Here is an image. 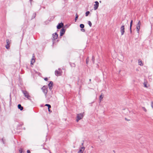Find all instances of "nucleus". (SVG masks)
I'll list each match as a JSON object with an SVG mask.
<instances>
[{
	"label": "nucleus",
	"mask_w": 153,
	"mask_h": 153,
	"mask_svg": "<svg viewBox=\"0 0 153 153\" xmlns=\"http://www.w3.org/2000/svg\"><path fill=\"white\" fill-rule=\"evenodd\" d=\"M84 116V113H80L77 114V119L76 120L77 122H78L79 120L81 119Z\"/></svg>",
	"instance_id": "f257e3e1"
},
{
	"label": "nucleus",
	"mask_w": 153,
	"mask_h": 153,
	"mask_svg": "<svg viewBox=\"0 0 153 153\" xmlns=\"http://www.w3.org/2000/svg\"><path fill=\"white\" fill-rule=\"evenodd\" d=\"M22 92L26 97L28 99H30V97L27 91H23Z\"/></svg>",
	"instance_id": "f03ea898"
},
{
	"label": "nucleus",
	"mask_w": 153,
	"mask_h": 153,
	"mask_svg": "<svg viewBox=\"0 0 153 153\" xmlns=\"http://www.w3.org/2000/svg\"><path fill=\"white\" fill-rule=\"evenodd\" d=\"M120 32L122 35H123L125 32V27L124 25H123L120 27Z\"/></svg>",
	"instance_id": "7ed1b4c3"
},
{
	"label": "nucleus",
	"mask_w": 153,
	"mask_h": 153,
	"mask_svg": "<svg viewBox=\"0 0 153 153\" xmlns=\"http://www.w3.org/2000/svg\"><path fill=\"white\" fill-rule=\"evenodd\" d=\"M141 25V23L140 21H138V23L136 25L137 30L138 33H139V31L140 29V27Z\"/></svg>",
	"instance_id": "20e7f679"
},
{
	"label": "nucleus",
	"mask_w": 153,
	"mask_h": 153,
	"mask_svg": "<svg viewBox=\"0 0 153 153\" xmlns=\"http://www.w3.org/2000/svg\"><path fill=\"white\" fill-rule=\"evenodd\" d=\"M42 89L43 92L45 94H46L48 92L47 87L45 86H44L42 88Z\"/></svg>",
	"instance_id": "39448f33"
},
{
	"label": "nucleus",
	"mask_w": 153,
	"mask_h": 153,
	"mask_svg": "<svg viewBox=\"0 0 153 153\" xmlns=\"http://www.w3.org/2000/svg\"><path fill=\"white\" fill-rule=\"evenodd\" d=\"M95 4L94 5V9L95 10H97L99 6V3L98 1L95 2Z\"/></svg>",
	"instance_id": "423d86ee"
},
{
	"label": "nucleus",
	"mask_w": 153,
	"mask_h": 153,
	"mask_svg": "<svg viewBox=\"0 0 153 153\" xmlns=\"http://www.w3.org/2000/svg\"><path fill=\"white\" fill-rule=\"evenodd\" d=\"M6 41L7 45H6V48L7 49H8L10 48V42L8 39H7Z\"/></svg>",
	"instance_id": "0eeeda50"
},
{
	"label": "nucleus",
	"mask_w": 153,
	"mask_h": 153,
	"mask_svg": "<svg viewBox=\"0 0 153 153\" xmlns=\"http://www.w3.org/2000/svg\"><path fill=\"white\" fill-rule=\"evenodd\" d=\"M85 149V148L84 147L82 146L81 147V149L78 151V153H83Z\"/></svg>",
	"instance_id": "6e6552de"
},
{
	"label": "nucleus",
	"mask_w": 153,
	"mask_h": 153,
	"mask_svg": "<svg viewBox=\"0 0 153 153\" xmlns=\"http://www.w3.org/2000/svg\"><path fill=\"white\" fill-rule=\"evenodd\" d=\"M35 62V56L34 54H33L32 58L30 64L33 65V64Z\"/></svg>",
	"instance_id": "1a4fd4ad"
},
{
	"label": "nucleus",
	"mask_w": 153,
	"mask_h": 153,
	"mask_svg": "<svg viewBox=\"0 0 153 153\" xmlns=\"http://www.w3.org/2000/svg\"><path fill=\"white\" fill-rule=\"evenodd\" d=\"M55 74L57 76H59L61 75L62 73L60 71L56 70L55 71Z\"/></svg>",
	"instance_id": "9d476101"
},
{
	"label": "nucleus",
	"mask_w": 153,
	"mask_h": 153,
	"mask_svg": "<svg viewBox=\"0 0 153 153\" xmlns=\"http://www.w3.org/2000/svg\"><path fill=\"white\" fill-rule=\"evenodd\" d=\"M65 32V30L63 28L62 29L60 30V36H62L64 34Z\"/></svg>",
	"instance_id": "9b49d317"
},
{
	"label": "nucleus",
	"mask_w": 153,
	"mask_h": 153,
	"mask_svg": "<svg viewBox=\"0 0 153 153\" xmlns=\"http://www.w3.org/2000/svg\"><path fill=\"white\" fill-rule=\"evenodd\" d=\"M63 26V24L62 23H60L57 26V28L58 29H60Z\"/></svg>",
	"instance_id": "f8f14e48"
},
{
	"label": "nucleus",
	"mask_w": 153,
	"mask_h": 153,
	"mask_svg": "<svg viewBox=\"0 0 153 153\" xmlns=\"http://www.w3.org/2000/svg\"><path fill=\"white\" fill-rule=\"evenodd\" d=\"M53 38L54 40L56 39H57L58 35L56 33H55L54 34H53Z\"/></svg>",
	"instance_id": "ddd939ff"
},
{
	"label": "nucleus",
	"mask_w": 153,
	"mask_h": 153,
	"mask_svg": "<svg viewBox=\"0 0 153 153\" xmlns=\"http://www.w3.org/2000/svg\"><path fill=\"white\" fill-rule=\"evenodd\" d=\"M53 84V82L51 81L50 83L48 84V85L49 87V89H51L52 88V85Z\"/></svg>",
	"instance_id": "4468645a"
},
{
	"label": "nucleus",
	"mask_w": 153,
	"mask_h": 153,
	"mask_svg": "<svg viewBox=\"0 0 153 153\" xmlns=\"http://www.w3.org/2000/svg\"><path fill=\"white\" fill-rule=\"evenodd\" d=\"M138 63L139 65L142 66L143 65L142 61L140 60H139L138 61Z\"/></svg>",
	"instance_id": "2eb2a0df"
},
{
	"label": "nucleus",
	"mask_w": 153,
	"mask_h": 153,
	"mask_svg": "<svg viewBox=\"0 0 153 153\" xmlns=\"http://www.w3.org/2000/svg\"><path fill=\"white\" fill-rule=\"evenodd\" d=\"M18 108L20 110H22L23 109V107L22 106H18Z\"/></svg>",
	"instance_id": "dca6fc26"
},
{
	"label": "nucleus",
	"mask_w": 153,
	"mask_h": 153,
	"mask_svg": "<svg viewBox=\"0 0 153 153\" xmlns=\"http://www.w3.org/2000/svg\"><path fill=\"white\" fill-rule=\"evenodd\" d=\"M48 107V109L49 112H51L52 111L51 110L50 108H51V106H47Z\"/></svg>",
	"instance_id": "f3484780"
},
{
	"label": "nucleus",
	"mask_w": 153,
	"mask_h": 153,
	"mask_svg": "<svg viewBox=\"0 0 153 153\" xmlns=\"http://www.w3.org/2000/svg\"><path fill=\"white\" fill-rule=\"evenodd\" d=\"M80 27L82 28H83L84 27V25L83 24H81L80 25Z\"/></svg>",
	"instance_id": "a211bd4d"
},
{
	"label": "nucleus",
	"mask_w": 153,
	"mask_h": 153,
	"mask_svg": "<svg viewBox=\"0 0 153 153\" xmlns=\"http://www.w3.org/2000/svg\"><path fill=\"white\" fill-rule=\"evenodd\" d=\"M90 12L89 11H88L86 12L85 13V16H88V14H89Z\"/></svg>",
	"instance_id": "6ab92c4d"
},
{
	"label": "nucleus",
	"mask_w": 153,
	"mask_h": 153,
	"mask_svg": "<svg viewBox=\"0 0 153 153\" xmlns=\"http://www.w3.org/2000/svg\"><path fill=\"white\" fill-rule=\"evenodd\" d=\"M88 24L89 25V26H90V27H91L92 26V23H91V22L90 21H89L88 22Z\"/></svg>",
	"instance_id": "aec40b11"
},
{
	"label": "nucleus",
	"mask_w": 153,
	"mask_h": 153,
	"mask_svg": "<svg viewBox=\"0 0 153 153\" xmlns=\"http://www.w3.org/2000/svg\"><path fill=\"white\" fill-rule=\"evenodd\" d=\"M78 17V15L77 14H76V17H75V21H76V20L77 19Z\"/></svg>",
	"instance_id": "412c9836"
},
{
	"label": "nucleus",
	"mask_w": 153,
	"mask_h": 153,
	"mask_svg": "<svg viewBox=\"0 0 153 153\" xmlns=\"http://www.w3.org/2000/svg\"><path fill=\"white\" fill-rule=\"evenodd\" d=\"M132 22H133V21L132 20L131 21V22H130V29H131V26H132Z\"/></svg>",
	"instance_id": "4be33fe9"
},
{
	"label": "nucleus",
	"mask_w": 153,
	"mask_h": 153,
	"mask_svg": "<svg viewBox=\"0 0 153 153\" xmlns=\"http://www.w3.org/2000/svg\"><path fill=\"white\" fill-rule=\"evenodd\" d=\"M92 60L93 61V63L94 62V56H93L92 58Z\"/></svg>",
	"instance_id": "5701e85b"
},
{
	"label": "nucleus",
	"mask_w": 153,
	"mask_h": 153,
	"mask_svg": "<svg viewBox=\"0 0 153 153\" xmlns=\"http://www.w3.org/2000/svg\"><path fill=\"white\" fill-rule=\"evenodd\" d=\"M102 98H103V97L102 96V95H101L100 96V100H102Z\"/></svg>",
	"instance_id": "b1692460"
},
{
	"label": "nucleus",
	"mask_w": 153,
	"mask_h": 153,
	"mask_svg": "<svg viewBox=\"0 0 153 153\" xmlns=\"http://www.w3.org/2000/svg\"><path fill=\"white\" fill-rule=\"evenodd\" d=\"M19 152L21 153H23V152L22 150V149H20L19 150Z\"/></svg>",
	"instance_id": "393cba45"
},
{
	"label": "nucleus",
	"mask_w": 153,
	"mask_h": 153,
	"mask_svg": "<svg viewBox=\"0 0 153 153\" xmlns=\"http://www.w3.org/2000/svg\"><path fill=\"white\" fill-rule=\"evenodd\" d=\"M2 141L3 143V144H4V138L2 139Z\"/></svg>",
	"instance_id": "a878e982"
},
{
	"label": "nucleus",
	"mask_w": 153,
	"mask_h": 153,
	"mask_svg": "<svg viewBox=\"0 0 153 153\" xmlns=\"http://www.w3.org/2000/svg\"><path fill=\"white\" fill-rule=\"evenodd\" d=\"M81 31L83 32H84L85 31V30L84 29L82 28V29H81Z\"/></svg>",
	"instance_id": "bb28decb"
},
{
	"label": "nucleus",
	"mask_w": 153,
	"mask_h": 153,
	"mask_svg": "<svg viewBox=\"0 0 153 153\" xmlns=\"http://www.w3.org/2000/svg\"><path fill=\"white\" fill-rule=\"evenodd\" d=\"M86 64H87L88 63V58H87L86 59Z\"/></svg>",
	"instance_id": "cd10ccee"
},
{
	"label": "nucleus",
	"mask_w": 153,
	"mask_h": 153,
	"mask_svg": "<svg viewBox=\"0 0 153 153\" xmlns=\"http://www.w3.org/2000/svg\"><path fill=\"white\" fill-rule=\"evenodd\" d=\"M123 110L124 111H128V110L127 109H123Z\"/></svg>",
	"instance_id": "c85d7f7f"
},
{
	"label": "nucleus",
	"mask_w": 153,
	"mask_h": 153,
	"mask_svg": "<svg viewBox=\"0 0 153 153\" xmlns=\"http://www.w3.org/2000/svg\"><path fill=\"white\" fill-rule=\"evenodd\" d=\"M27 153H30V151L29 150H27Z\"/></svg>",
	"instance_id": "c756f323"
},
{
	"label": "nucleus",
	"mask_w": 153,
	"mask_h": 153,
	"mask_svg": "<svg viewBox=\"0 0 153 153\" xmlns=\"http://www.w3.org/2000/svg\"><path fill=\"white\" fill-rule=\"evenodd\" d=\"M44 79L45 80V81H47L48 79V78H45V79Z\"/></svg>",
	"instance_id": "7c9ffc66"
},
{
	"label": "nucleus",
	"mask_w": 153,
	"mask_h": 153,
	"mask_svg": "<svg viewBox=\"0 0 153 153\" xmlns=\"http://www.w3.org/2000/svg\"><path fill=\"white\" fill-rule=\"evenodd\" d=\"M144 86L145 87H146V88H147V87H148L147 86V85H146V84H144Z\"/></svg>",
	"instance_id": "2f4dec72"
},
{
	"label": "nucleus",
	"mask_w": 153,
	"mask_h": 153,
	"mask_svg": "<svg viewBox=\"0 0 153 153\" xmlns=\"http://www.w3.org/2000/svg\"><path fill=\"white\" fill-rule=\"evenodd\" d=\"M125 119L126 120H127V121H129V120H128L126 118H125Z\"/></svg>",
	"instance_id": "473e14b6"
},
{
	"label": "nucleus",
	"mask_w": 153,
	"mask_h": 153,
	"mask_svg": "<svg viewBox=\"0 0 153 153\" xmlns=\"http://www.w3.org/2000/svg\"><path fill=\"white\" fill-rule=\"evenodd\" d=\"M83 144H84V143H83H83H82V144H81V145H82V146H83Z\"/></svg>",
	"instance_id": "72a5a7b5"
},
{
	"label": "nucleus",
	"mask_w": 153,
	"mask_h": 153,
	"mask_svg": "<svg viewBox=\"0 0 153 153\" xmlns=\"http://www.w3.org/2000/svg\"><path fill=\"white\" fill-rule=\"evenodd\" d=\"M130 32L131 33V29L130 28Z\"/></svg>",
	"instance_id": "f704fd0d"
},
{
	"label": "nucleus",
	"mask_w": 153,
	"mask_h": 153,
	"mask_svg": "<svg viewBox=\"0 0 153 153\" xmlns=\"http://www.w3.org/2000/svg\"><path fill=\"white\" fill-rule=\"evenodd\" d=\"M45 105H50L49 104H46Z\"/></svg>",
	"instance_id": "c9c22d12"
},
{
	"label": "nucleus",
	"mask_w": 153,
	"mask_h": 153,
	"mask_svg": "<svg viewBox=\"0 0 153 153\" xmlns=\"http://www.w3.org/2000/svg\"><path fill=\"white\" fill-rule=\"evenodd\" d=\"M144 111H146V109L144 108Z\"/></svg>",
	"instance_id": "e433bc0d"
},
{
	"label": "nucleus",
	"mask_w": 153,
	"mask_h": 153,
	"mask_svg": "<svg viewBox=\"0 0 153 153\" xmlns=\"http://www.w3.org/2000/svg\"><path fill=\"white\" fill-rule=\"evenodd\" d=\"M152 105H153V102H152Z\"/></svg>",
	"instance_id": "4c0bfd02"
},
{
	"label": "nucleus",
	"mask_w": 153,
	"mask_h": 153,
	"mask_svg": "<svg viewBox=\"0 0 153 153\" xmlns=\"http://www.w3.org/2000/svg\"><path fill=\"white\" fill-rule=\"evenodd\" d=\"M89 81H91V79H89Z\"/></svg>",
	"instance_id": "58836bf2"
},
{
	"label": "nucleus",
	"mask_w": 153,
	"mask_h": 153,
	"mask_svg": "<svg viewBox=\"0 0 153 153\" xmlns=\"http://www.w3.org/2000/svg\"><path fill=\"white\" fill-rule=\"evenodd\" d=\"M18 105H21L20 104H18Z\"/></svg>",
	"instance_id": "ea45409f"
},
{
	"label": "nucleus",
	"mask_w": 153,
	"mask_h": 153,
	"mask_svg": "<svg viewBox=\"0 0 153 153\" xmlns=\"http://www.w3.org/2000/svg\"><path fill=\"white\" fill-rule=\"evenodd\" d=\"M152 106V108H153V106Z\"/></svg>",
	"instance_id": "a19ab883"
},
{
	"label": "nucleus",
	"mask_w": 153,
	"mask_h": 153,
	"mask_svg": "<svg viewBox=\"0 0 153 153\" xmlns=\"http://www.w3.org/2000/svg\"><path fill=\"white\" fill-rule=\"evenodd\" d=\"M30 1H32V0H30Z\"/></svg>",
	"instance_id": "79ce46f5"
}]
</instances>
